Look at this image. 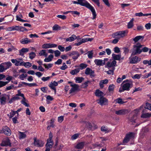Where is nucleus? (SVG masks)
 Here are the masks:
<instances>
[{"label":"nucleus","mask_w":151,"mask_h":151,"mask_svg":"<svg viewBox=\"0 0 151 151\" xmlns=\"http://www.w3.org/2000/svg\"><path fill=\"white\" fill-rule=\"evenodd\" d=\"M79 4L83 6H85L90 10L92 13L93 17V19L96 18V14L94 8L87 1L85 0H77Z\"/></svg>","instance_id":"1"},{"label":"nucleus","mask_w":151,"mask_h":151,"mask_svg":"<svg viewBox=\"0 0 151 151\" xmlns=\"http://www.w3.org/2000/svg\"><path fill=\"white\" fill-rule=\"evenodd\" d=\"M122 84L123 85L122 86V88H120L119 90V92H122L124 91H129V88L132 86V82H129V80H126L124 81Z\"/></svg>","instance_id":"2"},{"label":"nucleus","mask_w":151,"mask_h":151,"mask_svg":"<svg viewBox=\"0 0 151 151\" xmlns=\"http://www.w3.org/2000/svg\"><path fill=\"white\" fill-rule=\"evenodd\" d=\"M143 45H141L140 43H138L133 45L134 48L132 51L131 55H135L140 54L142 52L141 49Z\"/></svg>","instance_id":"3"},{"label":"nucleus","mask_w":151,"mask_h":151,"mask_svg":"<svg viewBox=\"0 0 151 151\" xmlns=\"http://www.w3.org/2000/svg\"><path fill=\"white\" fill-rule=\"evenodd\" d=\"M97 101L98 103L101 106L107 105L108 104V99L104 96L100 97Z\"/></svg>","instance_id":"4"},{"label":"nucleus","mask_w":151,"mask_h":151,"mask_svg":"<svg viewBox=\"0 0 151 151\" xmlns=\"http://www.w3.org/2000/svg\"><path fill=\"white\" fill-rule=\"evenodd\" d=\"M141 60V58L137 56L134 57H130L129 58V63L131 64H136L139 62Z\"/></svg>","instance_id":"5"},{"label":"nucleus","mask_w":151,"mask_h":151,"mask_svg":"<svg viewBox=\"0 0 151 151\" xmlns=\"http://www.w3.org/2000/svg\"><path fill=\"white\" fill-rule=\"evenodd\" d=\"M134 136V134L132 132L130 133L129 134H127L123 139V143H127L130 139L133 138Z\"/></svg>","instance_id":"6"},{"label":"nucleus","mask_w":151,"mask_h":151,"mask_svg":"<svg viewBox=\"0 0 151 151\" xmlns=\"http://www.w3.org/2000/svg\"><path fill=\"white\" fill-rule=\"evenodd\" d=\"M6 96H8L9 98V95H6V94H3L0 96V102L1 105H4L6 102Z\"/></svg>","instance_id":"7"},{"label":"nucleus","mask_w":151,"mask_h":151,"mask_svg":"<svg viewBox=\"0 0 151 151\" xmlns=\"http://www.w3.org/2000/svg\"><path fill=\"white\" fill-rule=\"evenodd\" d=\"M85 73L87 75H89L91 77H94L95 76L94 70H93L89 68H88L86 69Z\"/></svg>","instance_id":"8"},{"label":"nucleus","mask_w":151,"mask_h":151,"mask_svg":"<svg viewBox=\"0 0 151 151\" xmlns=\"http://www.w3.org/2000/svg\"><path fill=\"white\" fill-rule=\"evenodd\" d=\"M57 45L53 43H46L43 45L42 47L43 48L47 49L53 47H57Z\"/></svg>","instance_id":"9"},{"label":"nucleus","mask_w":151,"mask_h":151,"mask_svg":"<svg viewBox=\"0 0 151 151\" xmlns=\"http://www.w3.org/2000/svg\"><path fill=\"white\" fill-rule=\"evenodd\" d=\"M3 133L7 136H10L11 134V131L10 129L6 126L3 127L2 128Z\"/></svg>","instance_id":"10"},{"label":"nucleus","mask_w":151,"mask_h":151,"mask_svg":"<svg viewBox=\"0 0 151 151\" xmlns=\"http://www.w3.org/2000/svg\"><path fill=\"white\" fill-rule=\"evenodd\" d=\"M129 112L128 110L126 109H122L116 111L115 113L117 115H124L127 114Z\"/></svg>","instance_id":"11"},{"label":"nucleus","mask_w":151,"mask_h":151,"mask_svg":"<svg viewBox=\"0 0 151 151\" xmlns=\"http://www.w3.org/2000/svg\"><path fill=\"white\" fill-rule=\"evenodd\" d=\"M70 86L72 87L69 91V93H71L73 92L77 91L79 88V86L77 84H71L70 85Z\"/></svg>","instance_id":"12"},{"label":"nucleus","mask_w":151,"mask_h":151,"mask_svg":"<svg viewBox=\"0 0 151 151\" xmlns=\"http://www.w3.org/2000/svg\"><path fill=\"white\" fill-rule=\"evenodd\" d=\"M19 26H14L8 27L6 29L7 31H19Z\"/></svg>","instance_id":"13"},{"label":"nucleus","mask_w":151,"mask_h":151,"mask_svg":"<svg viewBox=\"0 0 151 151\" xmlns=\"http://www.w3.org/2000/svg\"><path fill=\"white\" fill-rule=\"evenodd\" d=\"M34 140V144L35 146H36L37 147H41L43 146L44 143L42 141L39 140H37L36 138H35Z\"/></svg>","instance_id":"14"},{"label":"nucleus","mask_w":151,"mask_h":151,"mask_svg":"<svg viewBox=\"0 0 151 151\" xmlns=\"http://www.w3.org/2000/svg\"><path fill=\"white\" fill-rule=\"evenodd\" d=\"M116 62L115 60H113L112 62L108 61L107 64L105 66L106 68H115V66L116 65Z\"/></svg>","instance_id":"15"},{"label":"nucleus","mask_w":151,"mask_h":151,"mask_svg":"<svg viewBox=\"0 0 151 151\" xmlns=\"http://www.w3.org/2000/svg\"><path fill=\"white\" fill-rule=\"evenodd\" d=\"M58 85V83L54 81L53 82H51L48 85V86L52 89L54 90L55 93L56 92V89L55 86Z\"/></svg>","instance_id":"16"},{"label":"nucleus","mask_w":151,"mask_h":151,"mask_svg":"<svg viewBox=\"0 0 151 151\" xmlns=\"http://www.w3.org/2000/svg\"><path fill=\"white\" fill-rule=\"evenodd\" d=\"M29 49L28 48H23L19 50V55L22 56L24 55V53L28 52Z\"/></svg>","instance_id":"17"},{"label":"nucleus","mask_w":151,"mask_h":151,"mask_svg":"<svg viewBox=\"0 0 151 151\" xmlns=\"http://www.w3.org/2000/svg\"><path fill=\"white\" fill-rule=\"evenodd\" d=\"M118 35L120 38L124 37L127 33L128 31L127 30H124L122 31H119L117 32Z\"/></svg>","instance_id":"18"},{"label":"nucleus","mask_w":151,"mask_h":151,"mask_svg":"<svg viewBox=\"0 0 151 151\" xmlns=\"http://www.w3.org/2000/svg\"><path fill=\"white\" fill-rule=\"evenodd\" d=\"M112 58L114 60H120L121 57V54H117L113 53L112 54Z\"/></svg>","instance_id":"19"},{"label":"nucleus","mask_w":151,"mask_h":151,"mask_svg":"<svg viewBox=\"0 0 151 151\" xmlns=\"http://www.w3.org/2000/svg\"><path fill=\"white\" fill-rule=\"evenodd\" d=\"M81 123L86 128L91 129L92 127L91 124L89 122L83 121L81 122Z\"/></svg>","instance_id":"20"},{"label":"nucleus","mask_w":151,"mask_h":151,"mask_svg":"<svg viewBox=\"0 0 151 151\" xmlns=\"http://www.w3.org/2000/svg\"><path fill=\"white\" fill-rule=\"evenodd\" d=\"M95 64L98 66L103 65H105L104 63H103V60H102L95 59L94 60Z\"/></svg>","instance_id":"21"},{"label":"nucleus","mask_w":151,"mask_h":151,"mask_svg":"<svg viewBox=\"0 0 151 151\" xmlns=\"http://www.w3.org/2000/svg\"><path fill=\"white\" fill-rule=\"evenodd\" d=\"M95 95L96 96L102 97L104 96V93L99 89H97L95 93Z\"/></svg>","instance_id":"22"},{"label":"nucleus","mask_w":151,"mask_h":151,"mask_svg":"<svg viewBox=\"0 0 151 151\" xmlns=\"http://www.w3.org/2000/svg\"><path fill=\"white\" fill-rule=\"evenodd\" d=\"M20 42L22 44H27L30 43L31 41L27 38H25L21 40Z\"/></svg>","instance_id":"23"},{"label":"nucleus","mask_w":151,"mask_h":151,"mask_svg":"<svg viewBox=\"0 0 151 151\" xmlns=\"http://www.w3.org/2000/svg\"><path fill=\"white\" fill-rule=\"evenodd\" d=\"M11 144L10 142V140L9 139H8L3 141L1 143V145L2 146H9L11 147Z\"/></svg>","instance_id":"24"},{"label":"nucleus","mask_w":151,"mask_h":151,"mask_svg":"<svg viewBox=\"0 0 151 151\" xmlns=\"http://www.w3.org/2000/svg\"><path fill=\"white\" fill-rule=\"evenodd\" d=\"M77 38V37L74 35H73L71 36L66 39V40L67 42H71L73 41Z\"/></svg>","instance_id":"25"},{"label":"nucleus","mask_w":151,"mask_h":151,"mask_svg":"<svg viewBox=\"0 0 151 151\" xmlns=\"http://www.w3.org/2000/svg\"><path fill=\"white\" fill-rule=\"evenodd\" d=\"M108 80L106 79L101 81L99 82V86L101 88H103L104 87L103 84H107L108 83Z\"/></svg>","instance_id":"26"},{"label":"nucleus","mask_w":151,"mask_h":151,"mask_svg":"<svg viewBox=\"0 0 151 151\" xmlns=\"http://www.w3.org/2000/svg\"><path fill=\"white\" fill-rule=\"evenodd\" d=\"M144 36L139 35L136 36L134 38H133V40L135 42H136L140 40H142L144 39Z\"/></svg>","instance_id":"27"},{"label":"nucleus","mask_w":151,"mask_h":151,"mask_svg":"<svg viewBox=\"0 0 151 151\" xmlns=\"http://www.w3.org/2000/svg\"><path fill=\"white\" fill-rule=\"evenodd\" d=\"M135 15L136 16H138L139 17L148 16L149 15H151V13L143 14L142 13L140 12L139 13H135Z\"/></svg>","instance_id":"28"},{"label":"nucleus","mask_w":151,"mask_h":151,"mask_svg":"<svg viewBox=\"0 0 151 151\" xmlns=\"http://www.w3.org/2000/svg\"><path fill=\"white\" fill-rule=\"evenodd\" d=\"M16 59L17 60V63H16V66H18L19 65H22V63H23L22 58H17Z\"/></svg>","instance_id":"29"},{"label":"nucleus","mask_w":151,"mask_h":151,"mask_svg":"<svg viewBox=\"0 0 151 151\" xmlns=\"http://www.w3.org/2000/svg\"><path fill=\"white\" fill-rule=\"evenodd\" d=\"M19 138L20 139H24L27 137V135L24 132H19Z\"/></svg>","instance_id":"30"},{"label":"nucleus","mask_w":151,"mask_h":151,"mask_svg":"<svg viewBox=\"0 0 151 151\" xmlns=\"http://www.w3.org/2000/svg\"><path fill=\"white\" fill-rule=\"evenodd\" d=\"M134 21V19L132 18L131 19L130 22L128 23L127 24V28L128 29L131 28L133 27Z\"/></svg>","instance_id":"31"},{"label":"nucleus","mask_w":151,"mask_h":151,"mask_svg":"<svg viewBox=\"0 0 151 151\" xmlns=\"http://www.w3.org/2000/svg\"><path fill=\"white\" fill-rule=\"evenodd\" d=\"M52 133L50 132L49 134V138L47 139V144L53 143V141L52 140Z\"/></svg>","instance_id":"32"},{"label":"nucleus","mask_w":151,"mask_h":151,"mask_svg":"<svg viewBox=\"0 0 151 151\" xmlns=\"http://www.w3.org/2000/svg\"><path fill=\"white\" fill-rule=\"evenodd\" d=\"M84 142H81L77 144L76 146V147L78 149H82L84 146Z\"/></svg>","instance_id":"33"},{"label":"nucleus","mask_w":151,"mask_h":151,"mask_svg":"<svg viewBox=\"0 0 151 151\" xmlns=\"http://www.w3.org/2000/svg\"><path fill=\"white\" fill-rule=\"evenodd\" d=\"M78 37L77 39H78ZM79 39L80 40V41L79 42H78L77 43H76L75 44V45L76 46H79L80 45H81L83 43H84L85 42V40H84V38L82 39H81V38H79Z\"/></svg>","instance_id":"34"},{"label":"nucleus","mask_w":151,"mask_h":151,"mask_svg":"<svg viewBox=\"0 0 151 151\" xmlns=\"http://www.w3.org/2000/svg\"><path fill=\"white\" fill-rule=\"evenodd\" d=\"M78 37L77 39H78ZM79 39L80 40V41L79 42H78L77 43H76L75 44V45L76 46H79L80 45H81L83 43H84L85 42V40H84V38L82 39H81V38H79Z\"/></svg>","instance_id":"35"},{"label":"nucleus","mask_w":151,"mask_h":151,"mask_svg":"<svg viewBox=\"0 0 151 151\" xmlns=\"http://www.w3.org/2000/svg\"><path fill=\"white\" fill-rule=\"evenodd\" d=\"M78 37L77 39H78ZM79 39L80 40V41L79 42H78L77 43H76L75 44V45L76 46H79L80 45H81L83 43H84L85 42V40H84V38L82 39H81V38H79Z\"/></svg>","instance_id":"36"},{"label":"nucleus","mask_w":151,"mask_h":151,"mask_svg":"<svg viewBox=\"0 0 151 151\" xmlns=\"http://www.w3.org/2000/svg\"><path fill=\"white\" fill-rule=\"evenodd\" d=\"M39 55L40 56H44L45 57H47V54L46 52V50H40L39 53Z\"/></svg>","instance_id":"37"},{"label":"nucleus","mask_w":151,"mask_h":151,"mask_svg":"<svg viewBox=\"0 0 151 151\" xmlns=\"http://www.w3.org/2000/svg\"><path fill=\"white\" fill-rule=\"evenodd\" d=\"M151 116V113H146L142 114L141 115V117L142 118H147Z\"/></svg>","instance_id":"38"},{"label":"nucleus","mask_w":151,"mask_h":151,"mask_svg":"<svg viewBox=\"0 0 151 151\" xmlns=\"http://www.w3.org/2000/svg\"><path fill=\"white\" fill-rule=\"evenodd\" d=\"M80 71L79 68H76L73 70H72L70 72V73L72 75H74L78 73Z\"/></svg>","instance_id":"39"},{"label":"nucleus","mask_w":151,"mask_h":151,"mask_svg":"<svg viewBox=\"0 0 151 151\" xmlns=\"http://www.w3.org/2000/svg\"><path fill=\"white\" fill-rule=\"evenodd\" d=\"M1 64L3 65H6V66L5 68V69L6 70L7 69L9 68L12 66V64L10 62H5L4 63H2Z\"/></svg>","instance_id":"40"},{"label":"nucleus","mask_w":151,"mask_h":151,"mask_svg":"<svg viewBox=\"0 0 151 151\" xmlns=\"http://www.w3.org/2000/svg\"><path fill=\"white\" fill-rule=\"evenodd\" d=\"M23 63H22V65H24L26 68H29L32 66L31 63H30L29 62H25L23 61Z\"/></svg>","instance_id":"41"},{"label":"nucleus","mask_w":151,"mask_h":151,"mask_svg":"<svg viewBox=\"0 0 151 151\" xmlns=\"http://www.w3.org/2000/svg\"><path fill=\"white\" fill-rule=\"evenodd\" d=\"M86 54H88V56L89 59H92L93 55V50H91L88 51Z\"/></svg>","instance_id":"42"},{"label":"nucleus","mask_w":151,"mask_h":151,"mask_svg":"<svg viewBox=\"0 0 151 151\" xmlns=\"http://www.w3.org/2000/svg\"><path fill=\"white\" fill-rule=\"evenodd\" d=\"M114 101L116 102V103H118L120 104H122L125 103V102L122 101V99L120 98H119L115 100Z\"/></svg>","instance_id":"43"},{"label":"nucleus","mask_w":151,"mask_h":151,"mask_svg":"<svg viewBox=\"0 0 151 151\" xmlns=\"http://www.w3.org/2000/svg\"><path fill=\"white\" fill-rule=\"evenodd\" d=\"M61 29V27L57 24H55L52 27V29L53 30H60Z\"/></svg>","instance_id":"44"},{"label":"nucleus","mask_w":151,"mask_h":151,"mask_svg":"<svg viewBox=\"0 0 151 151\" xmlns=\"http://www.w3.org/2000/svg\"><path fill=\"white\" fill-rule=\"evenodd\" d=\"M87 65L84 63H81L79 65V67H80V68H79L81 70H83L87 67Z\"/></svg>","instance_id":"45"},{"label":"nucleus","mask_w":151,"mask_h":151,"mask_svg":"<svg viewBox=\"0 0 151 151\" xmlns=\"http://www.w3.org/2000/svg\"><path fill=\"white\" fill-rule=\"evenodd\" d=\"M84 78L82 77H77L76 79V83H80L82 82L84 80Z\"/></svg>","instance_id":"46"},{"label":"nucleus","mask_w":151,"mask_h":151,"mask_svg":"<svg viewBox=\"0 0 151 151\" xmlns=\"http://www.w3.org/2000/svg\"><path fill=\"white\" fill-rule=\"evenodd\" d=\"M137 118V117L136 115H134L129 119L130 122L132 123H135V120Z\"/></svg>","instance_id":"47"},{"label":"nucleus","mask_w":151,"mask_h":151,"mask_svg":"<svg viewBox=\"0 0 151 151\" xmlns=\"http://www.w3.org/2000/svg\"><path fill=\"white\" fill-rule=\"evenodd\" d=\"M90 83V82L89 81H86L84 83L82 84L81 87L83 88H85L88 86V83Z\"/></svg>","instance_id":"48"},{"label":"nucleus","mask_w":151,"mask_h":151,"mask_svg":"<svg viewBox=\"0 0 151 151\" xmlns=\"http://www.w3.org/2000/svg\"><path fill=\"white\" fill-rule=\"evenodd\" d=\"M26 101V99L25 97H24L23 99L21 101V103L22 104L24 105L25 106L27 107H29V104L26 102L25 101Z\"/></svg>","instance_id":"49"},{"label":"nucleus","mask_w":151,"mask_h":151,"mask_svg":"<svg viewBox=\"0 0 151 151\" xmlns=\"http://www.w3.org/2000/svg\"><path fill=\"white\" fill-rule=\"evenodd\" d=\"M29 58L31 59H32L34 58L36 56L35 53L34 52H32L29 54Z\"/></svg>","instance_id":"50"},{"label":"nucleus","mask_w":151,"mask_h":151,"mask_svg":"<svg viewBox=\"0 0 151 151\" xmlns=\"http://www.w3.org/2000/svg\"><path fill=\"white\" fill-rule=\"evenodd\" d=\"M143 63L144 65H146L148 64V65H150L151 66V59L149 60H144L143 61Z\"/></svg>","instance_id":"51"},{"label":"nucleus","mask_w":151,"mask_h":151,"mask_svg":"<svg viewBox=\"0 0 151 151\" xmlns=\"http://www.w3.org/2000/svg\"><path fill=\"white\" fill-rule=\"evenodd\" d=\"M117 34H118V32H115L112 34V36L114 38H115L116 39L119 40L120 38L119 36V35H117Z\"/></svg>","instance_id":"52"},{"label":"nucleus","mask_w":151,"mask_h":151,"mask_svg":"<svg viewBox=\"0 0 151 151\" xmlns=\"http://www.w3.org/2000/svg\"><path fill=\"white\" fill-rule=\"evenodd\" d=\"M8 83L9 81L4 82L2 81H0V88L5 86Z\"/></svg>","instance_id":"53"},{"label":"nucleus","mask_w":151,"mask_h":151,"mask_svg":"<svg viewBox=\"0 0 151 151\" xmlns=\"http://www.w3.org/2000/svg\"><path fill=\"white\" fill-rule=\"evenodd\" d=\"M16 112L14 111H12L9 114H8L7 116L10 118L13 117L16 114Z\"/></svg>","instance_id":"54"},{"label":"nucleus","mask_w":151,"mask_h":151,"mask_svg":"<svg viewBox=\"0 0 151 151\" xmlns=\"http://www.w3.org/2000/svg\"><path fill=\"white\" fill-rule=\"evenodd\" d=\"M115 69V68H112V69L109 70L107 71L106 73L108 74H112L113 75L114 74V71Z\"/></svg>","instance_id":"55"},{"label":"nucleus","mask_w":151,"mask_h":151,"mask_svg":"<svg viewBox=\"0 0 151 151\" xmlns=\"http://www.w3.org/2000/svg\"><path fill=\"white\" fill-rule=\"evenodd\" d=\"M79 53L77 51H72L71 52L69 53V56H72L73 55H76L78 54H79Z\"/></svg>","instance_id":"56"},{"label":"nucleus","mask_w":151,"mask_h":151,"mask_svg":"<svg viewBox=\"0 0 151 151\" xmlns=\"http://www.w3.org/2000/svg\"><path fill=\"white\" fill-rule=\"evenodd\" d=\"M43 65L46 68L48 69L52 67L53 64L49 63L47 65L46 64H44Z\"/></svg>","instance_id":"57"},{"label":"nucleus","mask_w":151,"mask_h":151,"mask_svg":"<svg viewBox=\"0 0 151 151\" xmlns=\"http://www.w3.org/2000/svg\"><path fill=\"white\" fill-rule=\"evenodd\" d=\"M145 108L151 111V104L147 103L146 104V106L145 107Z\"/></svg>","instance_id":"58"},{"label":"nucleus","mask_w":151,"mask_h":151,"mask_svg":"<svg viewBox=\"0 0 151 151\" xmlns=\"http://www.w3.org/2000/svg\"><path fill=\"white\" fill-rule=\"evenodd\" d=\"M114 85L113 84L110 85L109 87V91H113L114 90Z\"/></svg>","instance_id":"59"},{"label":"nucleus","mask_w":151,"mask_h":151,"mask_svg":"<svg viewBox=\"0 0 151 151\" xmlns=\"http://www.w3.org/2000/svg\"><path fill=\"white\" fill-rule=\"evenodd\" d=\"M79 136L78 134H75L72 136L71 139L73 140L75 139L78 137Z\"/></svg>","instance_id":"60"},{"label":"nucleus","mask_w":151,"mask_h":151,"mask_svg":"<svg viewBox=\"0 0 151 151\" xmlns=\"http://www.w3.org/2000/svg\"><path fill=\"white\" fill-rule=\"evenodd\" d=\"M68 68L67 66L66 65L65 63H63V66L60 67V69L62 70H65Z\"/></svg>","instance_id":"61"},{"label":"nucleus","mask_w":151,"mask_h":151,"mask_svg":"<svg viewBox=\"0 0 151 151\" xmlns=\"http://www.w3.org/2000/svg\"><path fill=\"white\" fill-rule=\"evenodd\" d=\"M55 55L56 57L59 56L60 54V52L58 50L55 51L54 52Z\"/></svg>","instance_id":"62"},{"label":"nucleus","mask_w":151,"mask_h":151,"mask_svg":"<svg viewBox=\"0 0 151 151\" xmlns=\"http://www.w3.org/2000/svg\"><path fill=\"white\" fill-rule=\"evenodd\" d=\"M57 17L63 20H65L66 18V16L64 15H58L57 16Z\"/></svg>","instance_id":"63"},{"label":"nucleus","mask_w":151,"mask_h":151,"mask_svg":"<svg viewBox=\"0 0 151 151\" xmlns=\"http://www.w3.org/2000/svg\"><path fill=\"white\" fill-rule=\"evenodd\" d=\"M24 31H27V29L23 27L19 26V31L23 32Z\"/></svg>","instance_id":"64"}]
</instances>
